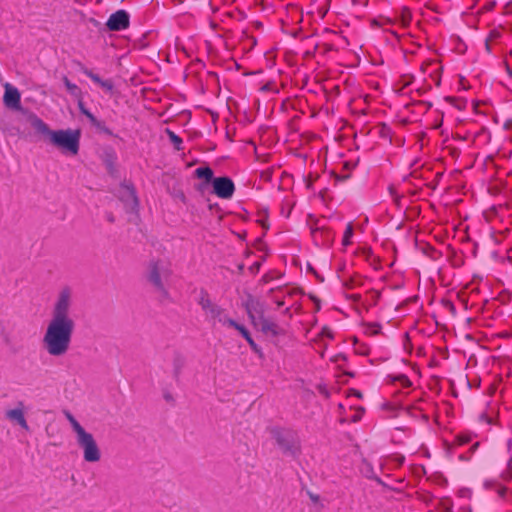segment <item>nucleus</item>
Here are the masks:
<instances>
[{
    "instance_id": "obj_18",
    "label": "nucleus",
    "mask_w": 512,
    "mask_h": 512,
    "mask_svg": "<svg viewBox=\"0 0 512 512\" xmlns=\"http://www.w3.org/2000/svg\"><path fill=\"white\" fill-rule=\"evenodd\" d=\"M226 327H231V328L236 329L245 340H247L251 337V334L248 331V329L244 325L237 323L233 319H231L230 322H228V325Z\"/></svg>"
},
{
    "instance_id": "obj_5",
    "label": "nucleus",
    "mask_w": 512,
    "mask_h": 512,
    "mask_svg": "<svg viewBox=\"0 0 512 512\" xmlns=\"http://www.w3.org/2000/svg\"><path fill=\"white\" fill-rule=\"evenodd\" d=\"M117 195L127 212L138 214L139 199L132 183L123 182L117 190Z\"/></svg>"
},
{
    "instance_id": "obj_34",
    "label": "nucleus",
    "mask_w": 512,
    "mask_h": 512,
    "mask_svg": "<svg viewBox=\"0 0 512 512\" xmlns=\"http://www.w3.org/2000/svg\"><path fill=\"white\" fill-rule=\"evenodd\" d=\"M310 499H311L313 502H317V501L319 500V496H318V495L310 494Z\"/></svg>"
},
{
    "instance_id": "obj_2",
    "label": "nucleus",
    "mask_w": 512,
    "mask_h": 512,
    "mask_svg": "<svg viewBox=\"0 0 512 512\" xmlns=\"http://www.w3.org/2000/svg\"><path fill=\"white\" fill-rule=\"evenodd\" d=\"M74 321L50 320L43 337V345L52 356L64 355L71 343Z\"/></svg>"
},
{
    "instance_id": "obj_10",
    "label": "nucleus",
    "mask_w": 512,
    "mask_h": 512,
    "mask_svg": "<svg viewBox=\"0 0 512 512\" xmlns=\"http://www.w3.org/2000/svg\"><path fill=\"white\" fill-rule=\"evenodd\" d=\"M4 95H3V103L4 106L12 111L22 112L25 110L21 105V94L19 90L11 85L10 83H5L4 85Z\"/></svg>"
},
{
    "instance_id": "obj_33",
    "label": "nucleus",
    "mask_w": 512,
    "mask_h": 512,
    "mask_svg": "<svg viewBox=\"0 0 512 512\" xmlns=\"http://www.w3.org/2000/svg\"><path fill=\"white\" fill-rule=\"evenodd\" d=\"M322 335H326L327 337H332V333H331L330 329H328V328H323Z\"/></svg>"
},
{
    "instance_id": "obj_3",
    "label": "nucleus",
    "mask_w": 512,
    "mask_h": 512,
    "mask_svg": "<svg viewBox=\"0 0 512 512\" xmlns=\"http://www.w3.org/2000/svg\"><path fill=\"white\" fill-rule=\"evenodd\" d=\"M170 275L171 270L166 262L162 260H152L149 262L146 278L155 290L165 298L168 296V292L164 287L162 279H168Z\"/></svg>"
},
{
    "instance_id": "obj_26",
    "label": "nucleus",
    "mask_w": 512,
    "mask_h": 512,
    "mask_svg": "<svg viewBox=\"0 0 512 512\" xmlns=\"http://www.w3.org/2000/svg\"><path fill=\"white\" fill-rule=\"evenodd\" d=\"M183 365V360L181 357H177L174 361V374L176 377L179 376L180 372H181V367Z\"/></svg>"
},
{
    "instance_id": "obj_27",
    "label": "nucleus",
    "mask_w": 512,
    "mask_h": 512,
    "mask_svg": "<svg viewBox=\"0 0 512 512\" xmlns=\"http://www.w3.org/2000/svg\"><path fill=\"white\" fill-rule=\"evenodd\" d=\"M247 343L249 344V346L251 347V349L255 352V353H261V349L260 347L258 346V344L254 341V339L252 337H250L249 339L246 340Z\"/></svg>"
},
{
    "instance_id": "obj_15",
    "label": "nucleus",
    "mask_w": 512,
    "mask_h": 512,
    "mask_svg": "<svg viewBox=\"0 0 512 512\" xmlns=\"http://www.w3.org/2000/svg\"><path fill=\"white\" fill-rule=\"evenodd\" d=\"M260 326L261 330L265 334H270L272 336H278L279 334H281V329L278 326V324L273 320L265 318L264 316L260 318Z\"/></svg>"
},
{
    "instance_id": "obj_24",
    "label": "nucleus",
    "mask_w": 512,
    "mask_h": 512,
    "mask_svg": "<svg viewBox=\"0 0 512 512\" xmlns=\"http://www.w3.org/2000/svg\"><path fill=\"white\" fill-rule=\"evenodd\" d=\"M79 108L81 113L86 115L92 123H96V117L94 116V114L91 113L88 109H86L81 101L79 102Z\"/></svg>"
},
{
    "instance_id": "obj_13",
    "label": "nucleus",
    "mask_w": 512,
    "mask_h": 512,
    "mask_svg": "<svg viewBox=\"0 0 512 512\" xmlns=\"http://www.w3.org/2000/svg\"><path fill=\"white\" fill-rule=\"evenodd\" d=\"M246 311L251 319L263 317L264 305L256 298L249 296L245 303Z\"/></svg>"
},
{
    "instance_id": "obj_35",
    "label": "nucleus",
    "mask_w": 512,
    "mask_h": 512,
    "mask_svg": "<svg viewBox=\"0 0 512 512\" xmlns=\"http://www.w3.org/2000/svg\"><path fill=\"white\" fill-rule=\"evenodd\" d=\"M3 341H4L5 344H9L10 338H9V336L7 334H4Z\"/></svg>"
},
{
    "instance_id": "obj_32",
    "label": "nucleus",
    "mask_w": 512,
    "mask_h": 512,
    "mask_svg": "<svg viewBox=\"0 0 512 512\" xmlns=\"http://www.w3.org/2000/svg\"><path fill=\"white\" fill-rule=\"evenodd\" d=\"M506 488L504 486H498V494L500 497H503L505 495Z\"/></svg>"
},
{
    "instance_id": "obj_7",
    "label": "nucleus",
    "mask_w": 512,
    "mask_h": 512,
    "mask_svg": "<svg viewBox=\"0 0 512 512\" xmlns=\"http://www.w3.org/2000/svg\"><path fill=\"white\" fill-rule=\"evenodd\" d=\"M71 291L68 287L63 288L58 296L52 312V319L57 321H73L69 317Z\"/></svg>"
},
{
    "instance_id": "obj_22",
    "label": "nucleus",
    "mask_w": 512,
    "mask_h": 512,
    "mask_svg": "<svg viewBox=\"0 0 512 512\" xmlns=\"http://www.w3.org/2000/svg\"><path fill=\"white\" fill-rule=\"evenodd\" d=\"M62 80L65 87L72 95H76L79 92L78 86L73 84L66 76H63Z\"/></svg>"
},
{
    "instance_id": "obj_30",
    "label": "nucleus",
    "mask_w": 512,
    "mask_h": 512,
    "mask_svg": "<svg viewBox=\"0 0 512 512\" xmlns=\"http://www.w3.org/2000/svg\"><path fill=\"white\" fill-rule=\"evenodd\" d=\"M507 462V466H509V462ZM504 479L509 480L512 478V469L508 467V470L503 474Z\"/></svg>"
},
{
    "instance_id": "obj_9",
    "label": "nucleus",
    "mask_w": 512,
    "mask_h": 512,
    "mask_svg": "<svg viewBox=\"0 0 512 512\" xmlns=\"http://www.w3.org/2000/svg\"><path fill=\"white\" fill-rule=\"evenodd\" d=\"M272 437L283 452H292L295 448V434L293 431L274 427L270 430Z\"/></svg>"
},
{
    "instance_id": "obj_36",
    "label": "nucleus",
    "mask_w": 512,
    "mask_h": 512,
    "mask_svg": "<svg viewBox=\"0 0 512 512\" xmlns=\"http://www.w3.org/2000/svg\"><path fill=\"white\" fill-rule=\"evenodd\" d=\"M479 446V442H475L472 446H471V451H475L477 449V447Z\"/></svg>"
},
{
    "instance_id": "obj_20",
    "label": "nucleus",
    "mask_w": 512,
    "mask_h": 512,
    "mask_svg": "<svg viewBox=\"0 0 512 512\" xmlns=\"http://www.w3.org/2000/svg\"><path fill=\"white\" fill-rule=\"evenodd\" d=\"M353 234H354L353 225H352V223H349L346 226V229L344 231V235H343V239H342L343 246H348L351 244V239L353 237Z\"/></svg>"
},
{
    "instance_id": "obj_29",
    "label": "nucleus",
    "mask_w": 512,
    "mask_h": 512,
    "mask_svg": "<svg viewBox=\"0 0 512 512\" xmlns=\"http://www.w3.org/2000/svg\"><path fill=\"white\" fill-rule=\"evenodd\" d=\"M97 128H98V133H106L108 135H112L110 130L108 128H106L105 126L101 125L100 122H98Z\"/></svg>"
},
{
    "instance_id": "obj_19",
    "label": "nucleus",
    "mask_w": 512,
    "mask_h": 512,
    "mask_svg": "<svg viewBox=\"0 0 512 512\" xmlns=\"http://www.w3.org/2000/svg\"><path fill=\"white\" fill-rule=\"evenodd\" d=\"M166 133L168 135L170 142L173 144L174 148L177 151H182L183 150V146H182L183 140L170 129H166Z\"/></svg>"
},
{
    "instance_id": "obj_40",
    "label": "nucleus",
    "mask_w": 512,
    "mask_h": 512,
    "mask_svg": "<svg viewBox=\"0 0 512 512\" xmlns=\"http://www.w3.org/2000/svg\"><path fill=\"white\" fill-rule=\"evenodd\" d=\"M277 305H278V306H282V305H283V302L278 301V302H277Z\"/></svg>"
},
{
    "instance_id": "obj_39",
    "label": "nucleus",
    "mask_w": 512,
    "mask_h": 512,
    "mask_svg": "<svg viewBox=\"0 0 512 512\" xmlns=\"http://www.w3.org/2000/svg\"><path fill=\"white\" fill-rule=\"evenodd\" d=\"M507 72H508L509 75H512V70L510 69L509 66H507Z\"/></svg>"
},
{
    "instance_id": "obj_23",
    "label": "nucleus",
    "mask_w": 512,
    "mask_h": 512,
    "mask_svg": "<svg viewBox=\"0 0 512 512\" xmlns=\"http://www.w3.org/2000/svg\"><path fill=\"white\" fill-rule=\"evenodd\" d=\"M381 325L378 323H369L365 327V332L370 335H377L380 332Z\"/></svg>"
},
{
    "instance_id": "obj_6",
    "label": "nucleus",
    "mask_w": 512,
    "mask_h": 512,
    "mask_svg": "<svg viewBox=\"0 0 512 512\" xmlns=\"http://www.w3.org/2000/svg\"><path fill=\"white\" fill-rule=\"evenodd\" d=\"M98 86L101 89L100 97L108 107H115L119 104L121 91L119 86L112 79L101 80L98 77Z\"/></svg>"
},
{
    "instance_id": "obj_17",
    "label": "nucleus",
    "mask_w": 512,
    "mask_h": 512,
    "mask_svg": "<svg viewBox=\"0 0 512 512\" xmlns=\"http://www.w3.org/2000/svg\"><path fill=\"white\" fill-rule=\"evenodd\" d=\"M195 175L199 179H204L207 183H213V170L210 167H198L195 170Z\"/></svg>"
},
{
    "instance_id": "obj_11",
    "label": "nucleus",
    "mask_w": 512,
    "mask_h": 512,
    "mask_svg": "<svg viewBox=\"0 0 512 512\" xmlns=\"http://www.w3.org/2000/svg\"><path fill=\"white\" fill-rule=\"evenodd\" d=\"M213 192L219 198L230 199L235 192V185L231 178L223 176L213 179Z\"/></svg>"
},
{
    "instance_id": "obj_4",
    "label": "nucleus",
    "mask_w": 512,
    "mask_h": 512,
    "mask_svg": "<svg viewBox=\"0 0 512 512\" xmlns=\"http://www.w3.org/2000/svg\"><path fill=\"white\" fill-rule=\"evenodd\" d=\"M198 304L206 317L213 323L218 322L223 326H227L228 322H230L231 318L226 314L225 309L214 303L206 291L201 290Z\"/></svg>"
},
{
    "instance_id": "obj_16",
    "label": "nucleus",
    "mask_w": 512,
    "mask_h": 512,
    "mask_svg": "<svg viewBox=\"0 0 512 512\" xmlns=\"http://www.w3.org/2000/svg\"><path fill=\"white\" fill-rule=\"evenodd\" d=\"M116 160H117V156H116L115 151H113V150L106 152L103 157V161H104L106 168L110 174H113L115 172Z\"/></svg>"
},
{
    "instance_id": "obj_41",
    "label": "nucleus",
    "mask_w": 512,
    "mask_h": 512,
    "mask_svg": "<svg viewBox=\"0 0 512 512\" xmlns=\"http://www.w3.org/2000/svg\"><path fill=\"white\" fill-rule=\"evenodd\" d=\"M101 0H97L98 3H100Z\"/></svg>"
},
{
    "instance_id": "obj_1",
    "label": "nucleus",
    "mask_w": 512,
    "mask_h": 512,
    "mask_svg": "<svg viewBox=\"0 0 512 512\" xmlns=\"http://www.w3.org/2000/svg\"><path fill=\"white\" fill-rule=\"evenodd\" d=\"M28 120L35 132L43 137L50 145L63 154L75 156L80 147V130L60 129L51 130L50 127L36 114L30 113Z\"/></svg>"
},
{
    "instance_id": "obj_28",
    "label": "nucleus",
    "mask_w": 512,
    "mask_h": 512,
    "mask_svg": "<svg viewBox=\"0 0 512 512\" xmlns=\"http://www.w3.org/2000/svg\"><path fill=\"white\" fill-rule=\"evenodd\" d=\"M397 380L401 383L403 387H409L411 386V381L408 379L405 375H400Z\"/></svg>"
},
{
    "instance_id": "obj_25",
    "label": "nucleus",
    "mask_w": 512,
    "mask_h": 512,
    "mask_svg": "<svg viewBox=\"0 0 512 512\" xmlns=\"http://www.w3.org/2000/svg\"><path fill=\"white\" fill-rule=\"evenodd\" d=\"M65 416L66 418L68 419V421L70 422L71 426L73 427V430L75 431L78 427H80L81 425L79 424V422L75 419V417L69 412V411H65Z\"/></svg>"
},
{
    "instance_id": "obj_31",
    "label": "nucleus",
    "mask_w": 512,
    "mask_h": 512,
    "mask_svg": "<svg viewBox=\"0 0 512 512\" xmlns=\"http://www.w3.org/2000/svg\"><path fill=\"white\" fill-rule=\"evenodd\" d=\"M363 412H364L363 408H360V409H359V411H358V413H356V414L352 417L351 421H352V422H357V421L361 418V414H362Z\"/></svg>"
},
{
    "instance_id": "obj_12",
    "label": "nucleus",
    "mask_w": 512,
    "mask_h": 512,
    "mask_svg": "<svg viewBox=\"0 0 512 512\" xmlns=\"http://www.w3.org/2000/svg\"><path fill=\"white\" fill-rule=\"evenodd\" d=\"M130 15L125 10H118L111 14L106 26L110 31H122L129 27Z\"/></svg>"
},
{
    "instance_id": "obj_38",
    "label": "nucleus",
    "mask_w": 512,
    "mask_h": 512,
    "mask_svg": "<svg viewBox=\"0 0 512 512\" xmlns=\"http://www.w3.org/2000/svg\"><path fill=\"white\" fill-rule=\"evenodd\" d=\"M492 484H493V483H492V482H490V481H486V482L484 483V485H485V487H486V488H489L490 486H492Z\"/></svg>"
},
{
    "instance_id": "obj_8",
    "label": "nucleus",
    "mask_w": 512,
    "mask_h": 512,
    "mask_svg": "<svg viewBox=\"0 0 512 512\" xmlns=\"http://www.w3.org/2000/svg\"><path fill=\"white\" fill-rule=\"evenodd\" d=\"M78 444L85 449L84 458L89 462L96 461V443L92 434L87 433L82 426L75 430Z\"/></svg>"
},
{
    "instance_id": "obj_14",
    "label": "nucleus",
    "mask_w": 512,
    "mask_h": 512,
    "mask_svg": "<svg viewBox=\"0 0 512 512\" xmlns=\"http://www.w3.org/2000/svg\"><path fill=\"white\" fill-rule=\"evenodd\" d=\"M19 405L23 407V403L20 402ZM6 418L10 421L16 422L20 425L21 428L28 430L29 426L24 416V412L22 408L11 409L6 412Z\"/></svg>"
},
{
    "instance_id": "obj_37",
    "label": "nucleus",
    "mask_w": 512,
    "mask_h": 512,
    "mask_svg": "<svg viewBox=\"0 0 512 512\" xmlns=\"http://www.w3.org/2000/svg\"><path fill=\"white\" fill-rule=\"evenodd\" d=\"M89 76L91 77V79L96 82V74H93V73H89Z\"/></svg>"
},
{
    "instance_id": "obj_21",
    "label": "nucleus",
    "mask_w": 512,
    "mask_h": 512,
    "mask_svg": "<svg viewBox=\"0 0 512 512\" xmlns=\"http://www.w3.org/2000/svg\"><path fill=\"white\" fill-rule=\"evenodd\" d=\"M473 435L471 433H460L455 437V442L458 445H465L472 441Z\"/></svg>"
}]
</instances>
